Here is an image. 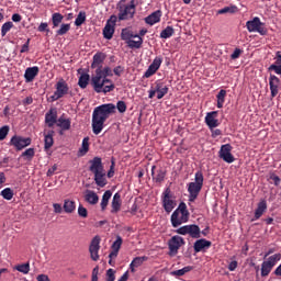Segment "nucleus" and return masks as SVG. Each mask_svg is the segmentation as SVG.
<instances>
[{
  "instance_id": "1",
  "label": "nucleus",
  "mask_w": 281,
  "mask_h": 281,
  "mask_svg": "<svg viewBox=\"0 0 281 281\" xmlns=\"http://www.w3.org/2000/svg\"><path fill=\"white\" fill-rule=\"evenodd\" d=\"M115 113V104L105 103L94 108L92 112V132L94 135H100L104 130V122Z\"/></svg>"
},
{
  "instance_id": "2",
  "label": "nucleus",
  "mask_w": 281,
  "mask_h": 281,
  "mask_svg": "<svg viewBox=\"0 0 281 281\" xmlns=\"http://www.w3.org/2000/svg\"><path fill=\"white\" fill-rule=\"evenodd\" d=\"M125 3L126 0H121L116 4V9L119 11L116 20L119 19V21H128V19H133L135 16V8H137L135 0H131L130 4Z\"/></svg>"
},
{
  "instance_id": "3",
  "label": "nucleus",
  "mask_w": 281,
  "mask_h": 281,
  "mask_svg": "<svg viewBox=\"0 0 281 281\" xmlns=\"http://www.w3.org/2000/svg\"><path fill=\"white\" fill-rule=\"evenodd\" d=\"M203 181H204L203 172L202 171L195 172L194 182H190L188 184L190 203H194V201H196V199L199 198L201 190H203Z\"/></svg>"
},
{
  "instance_id": "4",
  "label": "nucleus",
  "mask_w": 281,
  "mask_h": 281,
  "mask_svg": "<svg viewBox=\"0 0 281 281\" xmlns=\"http://www.w3.org/2000/svg\"><path fill=\"white\" fill-rule=\"evenodd\" d=\"M91 85L95 91V93H111V91L115 90V83L111 79H100L99 77H92Z\"/></svg>"
},
{
  "instance_id": "5",
  "label": "nucleus",
  "mask_w": 281,
  "mask_h": 281,
  "mask_svg": "<svg viewBox=\"0 0 281 281\" xmlns=\"http://www.w3.org/2000/svg\"><path fill=\"white\" fill-rule=\"evenodd\" d=\"M161 201L162 207L167 214H170V212L177 207V200H175V195H172L170 188L165 189L161 195Z\"/></svg>"
},
{
  "instance_id": "6",
  "label": "nucleus",
  "mask_w": 281,
  "mask_h": 281,
  "mask_svg": "<svg viewBox=\"0 0 281 281\" xmlns=\"http://www.w3.org/2000/svg\"><path fill=\"white\" fill-rule=\"evenodd\" d=\"M180 236H190V238H201V227L196 224L181 226L176 231Z\"/></svg>"
},
{
  "instance_id": "7",
  "label": "nucleus",
  "mask_w": 281,
  "mask_h": 281,
  "mask_svg": "<svg viewBox=\"0 0 281 281\" xmlns=\"http://www.w3.org/2000/svg\"><path fill=\"white\" fill-rule=\"evenodd\" d=\"M246 27L248 32H258V34L261 36H267L268 34V30L265 27V23H262L258 16L246 22Z\"/></svg>"
},
{
  "instance_id": "8",
  "label": "nucleus",
  "mask_w": 281,
  "mask_h": 281,
  "mask_svg": "<svg viewBox=\"0 0 281 281\" xmlns=\"http://www.w3.org/2000/svg\"><path fill=\"white\" fill-rule=\"evenodd\" d=\"M9 145L13 146L15 150L20 151L23 150V148H27V146L32 145V138L14 135L11 137Z\"/></svg>"
},
{
  "instance_id": "9",
  "label": "nucleus",
  "mask_w": 281,
  "mask_h": 281,
  "mask_svg": "<svg viewBox=\"0 0 281 281\" xmlns=\"http://www.w3.org/2000/svg\"><path fill=\"white\" fill-rule=\"evenodd\" d=\"M55 89H56V91L50 97L53 102L60 100V98H65V95H67V93H69V86L67 85V81H65V79H60L56 83Z\"/></svg>"
},
{
  "instance_id": "10",
  "label": "nucleus",
  "mask_w": 281,
  "mask_h": 281,
  "mask_svg": "<svg viewBox=\"0 0 281 281\" xmlns=\"http://www.w3.org/2000/svg\"><path fill=\"white\" fill-rule=\"evenodd\" d=\"M117 23V15H111L106 21L105 26L103 27V37L106 41H111L113 38V34H115V24Z\"/></svg>"
},
{
  "instance_id": "11",
  "label": "nucleus",
  "mask_w": 281,
  "mask_h": 281,
  "mask_svg": "<svg viewBox=\"0 0 281 281\" xmlns=\"http://www.w3.org/2000/svg\"><path fill=\"white\" fill-rule=\"evenodd\" d=\"M102 239L100 238V236H94L90 243L89 246V254H90V258L91 260H93L94 262H98V260H100V241Z\"/></svg>"
},
{
  "instance_id": "12",
  "label": "nucleus",
  "mask_w": 281,
  "mask_h": 281,
  "mask_svg": "<svg viewBox=\"0 0 281 281\" xmlns=\"http://www.w3.org/2000/svg\"><path fill=\"white\" fill-rule=\"evenodd\" d=\"M168 245L169 256H177V254H179V249H181V245H186V240H183V237L176 235L171 237Z\"/></svg>"
},
{
  "instance_id": "13",
  "label": "nucleus",
  "mask_w": 281,
  "mask_h": 281,
  "mask_svg": "<svg viewBox=\"0 0 281 281\" xmlns=\"http://www.w3.org/2000/svg\"><path fill=\"white\" fill-rule=\"evenodd\" d=\"M232 148L233 147L229 144L222 145L220 149V159H223L226 164H234L236 158H234V155L232 154Z\"/></svg>"
},
{
  "instance_id": "14",
  "label": "nucleus",
  "mask_w": 281,
  "mask_h": 281,
  "mask_svg": "<svg viewBox=\"0 0 281 281\" xmlns=\"http://www.w3.org/2000/svg\"><path fill=\"white\" fill-rule=\"evenodd\" d=\"M161 63H164V58L155 57L153 63L149 65V67L145 71L144 78H150L151 76H155V74L159 71V67H161Z\"/></svg>"
},
{
  "instance_id": "15",
  "label": "nucleus",
  "mask_w": 281,
  "mask_h": 281,
  "mask_svg": "<svg viewBox=\"0 0 281 281\" xmlns=\"http://www.w3.org/2000/svg\"><path fill=\"white\" fill-rule=\"evenodd\" d=\"M89 164H90L89 170L93 175H95L97 172L104 171V165L102 164V158L94 157L93 159L89 160Z\"/></svg>"
},
{
  "instance_id": "16",
  "label": "nucleus",
  "mask_w": 281,
  "mask_h": 281,
  "mask_svg": "<svg viewBox=\"0 0 281 281\" xmlns=\"http://www.w3.org/2000/svg\"><path fill=\"white\" fill-rule=\"evenodd\" d=\"M216 117H218V111L206 113L205 124L209 126V128H211V131L212 128H216L220 124Z\"/></svg>"
},
{
  "instance_id": "17",
  "label": "nucleus",
  "mask_w": 281,
  "mask_h": 281,
  "mask_svg": "<svg viewBox=\"0 0 281 281\" xmlns=\"http://www.w3.org/2000/svg\"><path fill=\"white\" fill-rule=\"evenodd\" d=\"M106 60V54L98 52L92 57L91 69H102V64Z\"/></svg>"
},
{
  "instance_id": "18",
  "label": "nucleus",
  "mask_w": 281,
  "mask_h": 281,
  "mask_svg": "<svg viewBox=\"0 0 281 281\" xmlns=\"http://www.w3.org/2000/svg\"><path fill=\"white\" fill-rule=\"evenodd\" d=\"M45 122L49 128L54 126V124L58 123V111L56 109H50L46 114H45Z\"/></svg>"
},
{
  "instance_id": "19",
  "label": "nucleus",
  "mask_w": 281,
  "mask_h": 281,
  "mask_svg": "<svg viewBox=\"0 0 281 281\" xmlns=\"http://www.w3.org/2000/svg\"><path fill=\"white\" fill-rule=\"evenodd\" d=\"M269 87H270L271 98H276V95H278L279 93L278 87H280V78H278L276 75H270Z\"/></svg>"
},
{
  "instance_id": "20",
  "label": "nucleus",
  "mask_w": 281,
  "mask_h": 281,
  "mask_svg": "<svg viewBox=\"0 0 281 281\" xmlns=\"http://www.w3.org/2000/svg\"><path fill=\"white\" fill-rule=\"evenodd\" d=\"M188 221H190L189 217H183V215H181L177 211H173V213L171 214L172 227H179V226L183 225V223H188Z\"/></svg>"
},
{
  "instance_id": "21",
  "label": "nucleus",
  "mask_w": 281,
  "mask_h": 281,
  "mask_svg": "<svg viewBox=\"0 0 281 281\" xmlns=\"http://www.w3.org/2000/svg\"><path fill=\"white\" fill-rule=\"evenodd\" d=\"M210 247H212V241L205 238L195 240L193 245L195 254H200V251H203V249H210Z\"/></svg>"
},
{
  "instance_id": "22",
  "label": "nucleus",
  "mask_w": 281,
  "mask_h": 281,
  "mask_svg": "<svg viewBox=\"0 0 281 281\" xmlns=\"http://www.w3.org/2000/svg\"><path fill=\"white\" fill-rule=\"evenodd\" d=\"M122 210V195L115 193L111 202V214H117Z\"/></svg>"
},
{
  "instance_id": "23",
  "label": "nucleus",
  "mask_w": 281,
  "mask_h": 281,
  "mask_svg": "<svg viewBox=\"0 0 281 281\" xmlns=\"http://www.w3.org/2000/svg\"><path fill=\"white\" fill-rule=\"evenodd\" d=\"M274 64L270 65L268 71H274L278 76H281V50L276 53Z\"/></svg>"
},
{
  "instance_id": "24",
  "label": "nucleus",
  "mask_w": 281,
  "mask_h": 281,
  "mask_svg": "<svg viewBox=\"0 0 281 281\" xmlns=\"http://www.w3.org/2000/svg\"><path fill=\"white\" fill-rule=\"evenodd\" d=\"M85 201L86 203H89V205H98V202L100 201V196L93 190H86Z\"/></svg>"
},
{
  "instance_id": "25",
  "label": "nucleus",
  "mask_w": 281,
  "mask_h": 281,
  "mask_svg": "<svg viewBox=\"0 0 281 281\" xmlns=\"http://www.w3.org/2000/svg\"><path fill=\"white\" fill-rule=\"evenodd\" d=\"M161 10H157L145 18V23L147 25H155L156 23H159L161 21Z\"/></svg>"
},
{
  "instance_id": "26",
  "label": "nucleus",
  "mask_w": 281,
  "mask_h": 281,
  "mask_svg": "<svg viewBox=\"0 0 281 281\" xmlns=\"http://www.w3.org/2000/svg\"><path fill=\"white\" fill-rule=\"evenodd\" d=\"M40 68L37 66L26 68L24 72L25 82H33L34 78L38 76Z\"/></svg>"
},
{
  "instance_id": "27",
  "label": "nucleus",
  "mask_w": 281,
  "mask_h": 281,
  "mask_svg": "<svg viewBox=\"0 0 281 281\" xmlns=\"http://www.w3.org/2000/svg\"><path fill=\"white\" fill-rule=\"evenodd\" d=\"M100 76V80H109V77L113 76V70H111L110 67H104L102 68H98L95 70V76L94 78H98Z\"/></svg>"
},
{
  "instance_id": "28",
  "label": "nucleus",
  "mask_w": 281,
  "mask_h": 281,
  "mask_svg": "<svg viewBox=\"0 0 281 281\" xmlns=\"http://www.w3.org/2000/svg\"><path fill=\"white\" fill-rule=\"evenodd\" d=\"M157 166L151 167V177L153 180L156 181V183H161L164 179H166V170L164 169H158L155 173Z\"/></svg>"
},
{
  "instance_id": "29",
  "label": "nucleus",
  "mask_w": 281,
  "mask_h": 281,
  "mask_svg": "<svg viewBox=\"0 0 281 281\" xmlns=\"http://www.w3.org/2000/svg\"><path fill=\"white\" fill-rule=\"evenodd\" d=\"M54 131L49 130L47 133H44V150H49L54 146Z\"/></svg>"
},
{
  "instance_id": "30",
  "label": "nucleus",
  "mask_w": 281,
  "mask_h": 281,
  "mask_svg": "<svg viewBox=\"0 0 281 281\" xmlns=\"http://www.w3.org/2000/svg\"><path fill=\"white\" fill-rule=\"evenodd\" d=\"M155 91L157 93V100H161L168 93V86L164 85V82H156Z\"/></svg>"
},
{
  "instance_id": "31",
  "label": "nucleus",
  "mask_w": 281,
  "mask_h": 281,
  "mask_svg": "<svg viewBox=\"0 0 281 281\" xmlns=\"http://www.w3.org/2000/svg\"><path fill=\"white\" fill-rule=\"evenodd\" d=\"M94 175V182L97 183V186L99 188H104V186H106L108 181H106V173L103 171H99Z\"/></svg>"
},
{
  "instance_id": "32",
  "label": "nucleus",
  "mask_w": 281,
  "mask_h": 281,
  "mask_svg": "<svg viewBox=\"0 0 281 281\" xmlns=\"http://www.w3.org/2000/svg\"><path fill=\"white\" fill-rule=\"evenodd\" d=\"M265 212H267V201L261 200L255 211V221H258L262 216V214H265Z\"/></svg>"
},
{
  "instance_id": "33",
  "label": "nucleus",
  "mask_w": 281,
  "mask_h": 281,
  "mask_svg": "<svg viewBox=\"0 0 281 281\" xmlns=\"http://www.w3.org/2000/svg\"><path fill=\"white\" fill-rule=\"evenodd\" d=\"M146 260H148V257H135L130 265L132 273H135V269L142 267Z\"/></svg>"
},
{
  "instance_id": "34",
  "label": "nucleus",
  "mask_w": 281,
  "mask_h": 281,
  "mask_svg": "<svg viewBox=\"0 0 281 281\" xmlns=\"http://www.w3.org/2000/svg\"><path fill=\"white\" fill-rule=\"evenodd\" d=\"M57 126L61 128V131H69V128H71V119H65V115H61L57 120Z\"/></svg>"
},
{
  "instance_id": "35",
  "label": "nucleus",
  "mask_w": 281,
  "mask_h": 281,
  "mask_svg": "<svg viewBox=\"0 0 281 281\" xmlns=\"http://www.w3.org/2000/svg\"><path fill=\"white\" fill-rule=\"evenodd\" d=\"M111 196H113V192H111V190H106L103 195H102V200H101V212H104L106 210V207L109 206V201H111Z\"/></svg>"
},
{
  "instance_id": "36",
  "label": "nucleus",
  "mask_w": 281,
  "mask_h": 281,
  "mask_svg": "<svg viewBox=\"0 0 281 281\" xmlns=\"http://www.w3.org/2000/svg\"><path fill=\"white\" fill-rule=\"evenodd\" d=\"M135 38H137V41L130 40L126 42V45L130 47V49H139L142 45H144V38H142V36L137 35Z\"/></svg>"
},
{
  "instance_id": "37",
  "label": "nucleus",
  "mask_w": 281,
  "mask_h": 281,
  "mask_svg": "<svg viewBox=\"0 0 281 281\" xmlns=\"http://www.w3.org/2000/svg\"><path fill=\"white\" fill-rule=\"evenodd\" d=\"M64 211L66 214H74L76 212V201L69 199L64 200Z\"/></svg>"
},
{
  "instance_id": "38",
  "label": "nucleus",
  "mask_w": 281,
  "mask_h": 281,
  "mask_svg": "<svg viewBox=\"0 0 281 281\" xmlns=\"http://www.w3.org/2000/svg\"><path fill=\"white\" fill-rule=\"evenodd\" d=\"M173 212H178V214L182 215V218H190V211H188L186 202H181L178 209Z\"/></svg>"
},
{
  "instance_id": "39",
  "label": "nucleus",
  "mask_w": 281,
  "mask_h": 281,
  "mask_svg": "<svg viewBox=\"0 0 281 281\" xmlns=\"http://www.w3.org/2000/svg\"><path fill=\"white\" fill-rule=\"evenodd\" d=\"M225 98H227V90H220V92L216 94L217 109H223L225 104Z\"/></svg>"
},
{
  "instance_id": "40",
  "label": "nucleus",
  "mask_w": 281,
  "mask_h": 281,
  "mask_svg": "<svg viewBox=\"0 0 281 281\" xmlns=\"http://www.w3.org/2000/svg\"><path fill=\"white\" fill-rule=\"evenodd\" d=\"M137 34H134L130 29H123L121 32V38L122 41H125V43H128V41H132V38H135Z\"/></svg>"
},
{
  "instance_id": "41",
  "label": "nucleus",
  "mask_w": 281,
  "mask_h": 281,
  "mask_svg": "<svg viewBox=\"0 0 281 281\" xmlns=\"http://www.w3.org/2000/svg\"><path fill=\"white\" fill-rule=\"evenodd\" d=\"M90 78L91 77L89 76V74L87 72L81 74L78 81V86L80 87V89H87V87L89 86Z\"/></svg>"
},
{
  "instance_id": "42",
  "label": "nucleus",
  "mask_w": 281,
  "mask_h": 281,
  "mask_svg": "<svg viewBox=\"0 0 281 281\" xmlns=\"http://www.w3.org/2000/svg\"><path fill=\"white\" fill-rule=\"evenodd\" d=\"M192 271V266H187L180 270H175L170 272V276H176L178 278H181L182 276H186V273H190Z\"/></svg>"
},
{
  "instance_id": "43",
  "label": "nucleus",
  "mask_w": 281,
  "mask_h": 281,
  "mask_svg": "<svg viewBox=\"0 0 281 281\" xmlns=\"http://www.w3.org/2000/svg\"><path fill=\"white\" fill-rule=\"evenodd\" d=\"M236 12H238V7L231 5V7H225L223 9H220L217 11V14H236Z\"/></svg>"
},
{
  "instance_id": "44",
  "label": "nucleus",
  "mask_w": 281,
  "mask_h": 281,
  "mask_svg": "<svg viewBox=\"0 0 281 281\" xmlns=\"http://www.w3.org/2000/svg\"><path fill=\"white\" fill-rule=\"evenodd\" d=\"M63 19H65V16L63 14L53 13V15H52L53 29L58 27L63 23Z\"/></svg>"
},
{
  "instance_id": "45",
  "label": "nucleus",
  "mask_w": 281,
  "mask_h": 281,
  "mask_svg": "<svg viewBox=\"0 0 281 281\" xmlns=\"http://www.w3.org/2000/svg\"><path fill=\"white\" fill-rule=\"evenodd\" d=\"M0 194L3 199H5V201H12V199H14V191L10 188L3 189Z\"/></svg>"
},
{
  "instance_id": "46",
  "label": "nucleus",
  "mask_w": 281,
  "mask_h": 281,
  "mask_svg": "<svg viewBox=\"0 0 281 281\" xmlns=\"http://www.w3.org/2000/svg\"><path fill=\"white\" fill-rule=\"evenodd\" d=\"M175 36V29L172 26H167L160 32V38H170Z\"/></svg>"
},
{
  "instance_id": "47",
  "label": "nucleus",
  "mask_w": 281,
  "mask_h": 281,
  "mask_svg": "<svg viewBox=\"0 0 281 281\" xmlns=\"http://www.w3.org/2000/svg\"><path fill=\"white\" fill-rule=\"evenodd\" d=\"M272 269H273V267L271 266V263H266V261H263L261 263V277L267 278V276H269L271 273Z\"/></svg>"
},
{
  "instance_id": "48",
  "label": "nucleus",
  "mask_w": 281,
  "mask_h": 281,
  "mask_svg": "<svg viewBox=\"0 0 281 281\" xmlns=\"http://www.w3.org/2000/svg\"><path fill=\"white\" fill-rule=\"evenodd\" d=\"M85 21H87V13L85 11H80L75 20V25L77 27H80V25H82V23H85Z\"/></svg>"
},
{
  "instance_id": "49",
  "label": "nucleus",
  "mask_w": 281,
  "mask_h": 281,
  "mask_svg": "<svg viewBox=\"0 0 281 281\" xmlns=\"http://www.w3.org/2000/svg\"><path fill=\"white\" fill-rule=\"evenodd\" d=\"M280 259H281V254H274L268 258L266 263L270 265V267L273 268L276 267V262H279Z\"/></svg>"
},
{
  "instance_id": "50",
  "label": "nucleus",
  "mask_w": 281,
  "mask_h": 281,
  "mask_svg": "<svg viewBox=\"0 0 281 281\" xmlns=\"http://www.w3.org/2000/svg\"><path fill=\"white\" fill-rule=\"evenodd\" d=\"M12 27H14V23L12 22H5L4 24H2L1 26V36H5V34H8V32H10V30H12Z\"/></svg>"
},
{
  "instance_id": "51",
  "label": "nucleus",
  "mask_w": 281,
  "mask_h": 281,
  "mask_svg": "<svg viewBox=\"0 0 281 281\" xmlns=\"http://www.w3.org/2000/svg\"><path fill=\"white\" fill-rule=\"evenodd\" d=\"M71 30V24H61L60 29L56 31L57 36H65Z\"/></svg>"
},
{
  "instance_id": "52",
  "label": "nucleus",
  "mask_w": 281,
  "mask_h": 281,
  "mask_svg": "<svg viewBox=\"0 0 281 281\" xmlns=\"http://www.w3.org/2000/svg\"><path fill=\"white\" fill-rule=\"evenodd\" d=\"M122 243H124L122 237L120 235L116 236V240L112 244V250L120 251L122 249Z\"/></svg>"
},
{
  "instance_id": "53",
  "label": "nucleus",
  "mask_w": 281,
  "mask_h": 281,
  "mask_svg": "<svg viewBox=\"0 0 281 281\" xmlns=\"http://www.w3.org/2000/svg\"><path fill=\"white\" fill-rule=\"evenodd\" d=\"M16 271L20 273L27 274L30 273V265L29 263H22L15 267Z\"/></svg>"
},
{
  "instance_id": "54",
  "label": "nucleus",
  "mask_w": 281,
  "mask_h": 281,
  "mask_svg": "<svg viewBox=\"0 0 281 281\" xmlns=\"http://www.w3.org/2000/svg\"><path fill=\"white\" fill-rule=\"evenodd\" d=\"M81 155L89 153V137H85L82 140V148L79 150Z\"/></svg>"
},
{
  "instance_id": "55",
  "label": "nucleus",
  "mask_w": 281,
  "mask_h": 281,
  "mask_svg": "<svg viewBox=\"0 0 281 281\" xmlns=\"http://www.w3.org/2000/svg\"><path fill=\"white\" fill-rule=\"evenodd\" d=\"M8 133H10V126L4 125L0 128V142H3L8 137Z\"/></svg>"
},
{
  "instance_id": "56",
  "label": "nucleus",
  "mask_w": 281,
  "mask_h": 281,
  "mask_svg": "<svg viewBox=\"0 0 281 281\" xmlns=\"http://www.w3.org/2000/svg\"><path fill=\"white\" fill-rule=\"evenodd\" d=\"M34 155H35L34 148H29L22 153L21 157H26V159L32 160L34 159Z\"/></svg>"
},
{
  "instance_id": "57",
  "label": "nucleus",
  "mask_w": 281,
  "mask_h": 281,
  "mask_svg": "<svg viewBox=\"0 0 281 281\" xmlns=\"http://www.w3.org/2000/svg\"><path fill=\"white\" fill-rule=\"evenodd\" d=\"M115 175V159H111V166L110 170L108 171V179H112V177Z\"/></svg>"
},
{
  "instance_id": "58",
  "label": "nucleus",
  "mask_w": 281,
  "mask_h": 281,
  "mask_svg": "<svg viewBox=\"0 0 281 281\" xmlns=\"http://www.w3.org/2000/svg\"><path fill=\"white\" fill-rule=\"evenodd\" d=\"M78 215L81 216V218H87L89 216V212L80 204L78 207Z\"/></svg>"
},
{
  "instance_id": "59",
  "label": "nucleus",
  "mask_w": 281,
  "mask_h": 281,
  "mask_svg": "<svg viewBox=\"0 0 281 281\" xmlns=\"http://www.w3.org/2000/svg\"><path fill=\"white\" fill-rule=\"evenodd\" d=\"M116 109H117L119 113H126V102L117 101Z\"/></svg>"
},
{
  "instance_id": "60",
  "label": "nucleus",
  "mask_w": 281,
  "mask_h": 281,
  "mask_svg": "<svg viewBox=\"0 0 281 281\" xmlns=\"http://www.w3.org/2000/svg\"><path fill=\"white\" fill-rule=\"evenodd\" d=\"M106 281H115V270L111 268L106 270Z\"/></svg>"
},
{
  "instance_id": "61",
  "label": "nucleus",
  "mask_w": 281,
  "mask_h": 281,
  "mask_svg": "<svg viewBox=\"0 0 281 281\" xmlns=\"http://www.w3.org/2000/svg\"><path fill=\"white\" fill-rule=\"evenodd\" d=\"M243 54V49L240 48H235V50L233 52V54L231 55L232 60H236L238 58H240V55Z\"/></svg>"
},
{
  "instance_id": "62",
  "label": "nucleus",
  "mask_w": 281,
  "mask_h": 281,
  "mask_svg": "<svg viewBox=\"0 0 281 281\" xmlns=\"http://www.w3.org/2000/svg\"><path fill=\"white\" fill-rule=\"evenodd\" d=\"M30 38H27L26 43L22 45L20 49V54H26V52H30Z\"/></svg>"
},
{
  "instance_id": "63",
  "label": "nucleus",
  "mask_w": 281,
  "mask_h": 281,
  "mask_svg": "<svg viewBox=\"0 0 281 281\" xmlns=\"http://www.w3.org/2000/svg\"><path fill=\"white\" fill-rule=\"evenodd\" d=\"M113 72L119 77L122 76L124 74V66H116L113 69Z\"/></svg>"
},
{
  "instance_id": "64",
  "label": "nucleus",
  "mask_w": 281,
  "mask_h": 281,
  "mask_svg": "<svg viewBox=\"0 0 281 281\" xmlns=\"http://www.w3.org/2000/svg\"><path fill=\"white\" fill-rule=\"evenodd\" d=\"M37 281H49V277L47 274H38Z\"/></svg>"
}]
</instances>
